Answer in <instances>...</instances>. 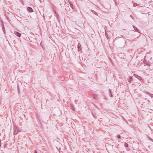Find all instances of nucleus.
I'll return each mask as SVG.
<instances>
[{"mask_svg":"<svg viewBox=\"0 0 153 153\" xmlns=\"http://www.w3.org/2000/svg\"><path fill=\"white\" fill-rule=\"evenodd\" d=\"M14 133V135H16L19 132L21 131V129L20 128L17 127L16 126H15L13 127Z\"/></svg>","mask_w":153,"mask_h":153,"instance_id":"nucleus-1","label":"nucleus"},{"mask_svg":"<svg viewBox=\"0 0 153 153\" xmlns=\"http://www.w3.org/2000/svg\"><path fill=\"white\" fill-rule=\"evenodd\" d=\"M81 47V45L79 43H78V46H77L78 49V51L79 52V51H81V50H82Z\"/></svg>","mask_w":153,"mask_h":153,"instance_id":"nucleus-2","label":"nucleus"},{"mask_svg":"<svg viewBox=\"0 0 153 153\" xmlns=\"http://www.w3.org/2000/svg\"><path fill=\"white\" fill-rule=\"evenodd\" d=\"M127 80L129 82H131L132 80V79L131 76H129L127 79Z\"/></svg>","mask_w":153,"mask_h":153,"instance_id":"nucleus-3","label":"nucleus"},{"mask_svg":"<svg viewBox=\"0 0 153 153\" xmlns=\"http://www.w3.org/2000/svg\"><path fill=\"white\" fill-rule=\"evenodd\" d=\"M14 33L17 36L19 37H20L21 36V33H19L17 31H15Z\"/></svg>","mask_w":153,"mask_h":153,"instance_id":"nucleus-4","label":"nucleus"},{"mask_svg":"<svg viewBox=\"0 0 153 153\" xmlns=\"http://www.w3.org/2000/svg\"><path fill=\"white\" fill-rule=\"evenodd\" d=\"M27 10L28 12H31L33 11V10L31 7H28L27 8Z\"/></svg>","mask_w":153,"mask_h":153,"instance_id":"nucleus-5","label":"nucleus"},{"mask_svg":"<svg viewBox=\"0 0 153 153\" xmlns=\"http://www.w3.org/2000/svg\"><path fill=\"white\" fill-rule=\"evenodd\" d=\"M134 76L136 77L137 79H138L139 80H141L142 79L141 77L140 76L137 75L136 74H134Z\"/></svg>","mask_w":153,"mask_h":153,"instance_id":"nucleus-6","label":"nucleus"},{"mask_svg":"<svg viewBox=\"0 0 153 153\" xmlns=\"http://www.w3.org/2000/svg\"><path fill=\"white\" fill-rule=\"evenodd\" d=\"M109 93L110 96L111 97H113V95L112 93L111 90L110 89H109Z\"/></svg>","mask_w":153,"mask_h":153,"instance_id":"nucleus-7","label":"nucleus"},{"mask_svg":"<svg viewBox=\"0 0 153 153\" xmlns=\"http://www.w3.org/2000/svg\"><path fill=\"white\" fill-rule=\"evenodd\" d=\"M133 26V27L134 28V30L136 31H137V32H139V30L138 29L137 27H135L134 26Z\"/></svg>","mask_w":153,"mask_h":153,"instance_id":"nucleus-8","label":"nucleus"},{"mask_svg":"<svg viewBox=\"0 0 153 153\" xmlns=\"http://www.w3.org/2000/svg\"><path fill=\"white\" fill-rule=\"evenodd\" d=\"M92 97L93 98L96 99L97 97V96L96 94H94L92 95Z\"/></svg>","mask_w":153,"mask_h":153,"instance_id":"nucleus-9","label":"nucleus"},{"mask_svg":"<svg viewBox=\"0 0 153 153\" xmlns=\"http://www.w3.org/2000/svg\"><path fill=\"white\" fill-rule=\"evenodd\" d=\"M92 12L94 13L95 15H97V13L95 12V11L91 10Z\"/></svg>","mask_w":153,"mask_h":153,"instance_id":"nucleus-10","label":"nucleus"},{"mask_svg":"<svg viewBox=\"0 0 153 153\" xmlns=\"http://www.w3.org/2000/svg\"><path fill=\"white\" fill-rule=\"evenodd\" d=\"M124 146L126 147H127L128 146V145L127 143H124Z\"/></svg>","mask_w":153,"mask_h":153,"instance_id":"nucleus-11","label":"nucleus"},{"mask_svg":"<svg viewBox=\"0 0 153 153\" xmlns=\"http://www.w3.org/2000/svg\"><path fill=\"white\" fill-rule=\"evenodd\" d=\"M148 94L152 98L153 97V94H151L150 93H148Z\"/></svg>","mask_w":153,"mask_h":153,"instance_id":"nucleus-12","label":"nucleus"},{"mask_svg":"<svg viewBox=\"0 0 153 153\" xmlns=\"http://www.w3.org/2000/svg\"><path fill=\"white\" fill-rule=\"evenodd\" d=\"M138 5V4L137 3H134L133 4V6L136 7Z\"/></svg>","mask_w":153,"mask_h":153,"instance_id":"nucleus-13","label":"nucleus"},{"mask_svg":"<svg viewBox=\"0 0 153 153\" xmlns=\"http://www.w3.org/2000/svg\"><path fill=\"white\" fill-rule=\"evenodd\" d=\"M117 137L118 138H121V136L120 135H117Z\"/></svg>","mask_w":153,"mask_h":153,"instance_id":"nucleus-14","label":"nucleus"},{"mask_svg":"<svg viewBox=\"0 0 153 153\" xmlns=\"http://www.w3.org/2000/svg\"><path fill=\"white\" fill-rule=\"evenodd\" d=\"M105 36H106V37L107 38H108L107 37H108V35L107 34V33H105Z\"/></svg>","mask_w":153,"mask_h":153,"instance_id":"nucleus-15","label":"nucleus"},{"mask_svg":"<svg viewBox=\"0 0 153 153\" xmlns=\"http://www.w3.org/2000/svg\"><path fill=\"white\" fill-rule=\"evenodd\" d=\"M1 140H0V147H1Z\"/></svg>","mask_w":153,"mask_h":153,"instance_id":"nucleus-16","label":"nucleus"},{"mask_svg":"<svg viewBox=\"0 0 153 153\" xmlns=\"http://www.w3.org/2000/svg\"><path fill=\"white\" fill-rule=\"evenodd\" d=\"M34 153H37V151L36 150H35V151Z\"/></svg>","mask_w":153,"mask_h":153,"instance_id":"nucleus-17","label":"nucleus"},{"mask_svg":"<svg viewBox=\"0 0 153 153\" xmlns=\"http://www.w3.org/2000/svg\"><path fill=\"white\" fill-rule=\"evenodd\" d=\"M71 108H72V109L73 111H74V108H73V107H72Z\"/></svg>","mask_w":153,"mask_h":153,"instance_id":"nucleus-18","label":"nucleus"},{"mask_svg":"<svg viewBox=\"0 0 153 153\" xmlns=\"http://www.w3.org/2000/svg\"><path fill=\"white\" fill-rule=\"evenodd\" d=\"M2 29H3V31L4 32V29L3 28H2Z\"/></svg>","mask_w":153,"mask_h":153,"instance_id":"nucleus-19","label":"nucleus"},{"mask_svg":"<svg viewBox=\"0 0 153 153\" xmlns=\"http://www.w3.org/2000/svg\"><path fill=\"white\" fill-rule=\"evenodd\" d=\"M71 7L72 8V7H73V5L71 4Z\"/></svg>","mask_w":153,"mask_h":153,"instance_id":"nucleus-20","label":"nucleus"}]
</instances>
